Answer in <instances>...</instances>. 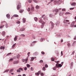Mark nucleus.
Wrapping results in <instances>:
<instances>
[{"label":"nucleus","instance_id":"nucleus-1","mask_svg":"<svg viewBox=\"0 0 76 76\" xmlns=\"http://www.w3.org/2000/svg\"><path fill=\"white\" fill-rule=\"evenodd\" d=\"M44 18V19H45V18H45V14H44L43 15L42 17H41V18H40V19L39 20V23H43V22H44V21H42V20H41V19H42V18Z\"/></svg>","mask_w":76,"mask_h":76},{"label":"nucleus","instance_id":"nucleus-2","mask_svg":"<svg viewBox=\"0 0 76 76\" xmlns=\"http://www.w3.org/2000/svg\"><path fill=\"white\" fill-rule=\"evenodd\" d=\"M18 5L17 6V10L20 9V7H21V4L20 2L18 3Z\"/></svg>","mask_w":76,"mask_h":76},{"label":"nucleus","instance_id":"nucleus-3","mask_svg":"<svg viewBox=\"0 0 76 76\" xmlns=\"http://www.w3.org/2000/svg\"><path fill=\"white\" fill-rule=\"evenodd\" d=\"M62 67V65H61V64H56V67L59 68L60 67Z\"/></svg>","mask_w":76,"mask_h":76},{"label":"nucleus","instance_id":"nucleus-4","mask_svg":"<svg viewBox=\"0 0 76 76\" xmlns=\"http://www.w3.org/2000/svg\"><path fill=\"white\" fill-rule=\"evenodd\" d=\"M28 57H27L26 59H23V62H25V63H26L28 62Z\"/></svg>","mask_w":76,"mask_h":76},{"label":"nucleus","instance_id":"nucleus-5","mask_svg":"<svg viewBox=\"0 0 76 76\" xmlns=\"http://www.w3.org/2000/svg\"><path fill=\"white\" fill-rule=\"evenodd\" d=\"M45 24V22H43L41 26V28L42 29L43 28H44V25Z\"/></svg>","mask_w":76,"mask_h":76},{"label":"nucleus","instance_id":"nucleus-6","mask_svg":"<svg viewBox=\"0 0 76 76\" xmlns=\"http://www.w3.org/2000/svg\"><path fill=\"white\" fill-rule=\"evenodd\" d=\"M41 73V71H39L37 73H36L35 75H40Z\"/></svg>","mask_w":76,"mask_h":76},{"label":"nucleus","instance_id":"nucleus-7","mask_svg":"<svg viewBox=\"0 0 76 76\" xmlns=\"http://www.w3.org/2000/svg\"><path fill=\"white\" fill-rule=\"evenodd\" d=\"M19 63V61H15L13 62V64H18Z\"/></svg>","mask_w":76,"mask_h":76},{"label":"nucleus","instance_id":"nucleus-8","mask_svg":"<svg viewBox=\"0 0 76 76\" xmlns=\"http://www.w3.org/2000/svg\"><path fill=\"white\" fill-rule=\"evenodd\" d=\"M56 12V13H57V12H58V9L54 10H53V12Z\"/></svg>","mask_w":76,"mask_h":76},{"label":"nucleus","instance_id":"nucleus-9","mask_svg":"<svg viewBox=\"0 0 76 76\" xmlns=\"http://www.w3.org/2000/svg\"><path fill=\"white\" fill-rule=\"evenodd\" d=\"M18 36H15V38H14V41H16L17 40V39H18Z\"/></svg>","mask_w":76,"mask_h":76},{"label":"nucleus","instance_id":"nucleus-10","mask_svg":"<svg viewBox=\"0 0 76 76\" xmlns=\"http://www.w3.org/2000/svg\"><path fill=\"white\" fill-rule=\"evenodd\" d=\"M25 28H22L20 29V31H25Z\"/></svg>","mask_w":76,"mask_h":76},{"label":"nucleus","instance_id":"nucleus-11","mask_svg":"<svg viewBox=\"0 0 76 76\" xmlns=\"http://www.w3.org/2000/svg\"><path fill=\"white\" fill-rule=\"evenodd\" d=\"M24 11V10H20L19 11V12L20 13H22Z\"/></svg>","mask_w":76,"mask_h":76},{"label":"nucleus","instance_id":"nucleus-12","mask_svg":"<svg viewBox=\"0 0 76 76\" xmlns=\"http://www.w3.org/2000/svg\"><path fill=\"white\" fill-rule=\"evenodd\" d=\"M6 16L7 18H8V19H10V15H9V14H7Z\"/></svg>","mask_w":76,"mask_h":76},{"label":"nucleus","instance_id":"nucleus-13","mask_svg":"<svg viewBox=\"0 0 76 76\" xmlns=\"http://www.w3.org/2000/svg\"><path fill=\"white\" fill-rule=\"evenodd\" d=\"M0 50H2V49H3V50H4V49H5V48L3 46H1L0 47Z\"/></svg>","mask_w":76,"mask_h":76},{"label":"nucleus","instance_id":"nucleus-14","mask_svg":"<svg viewBox=\"0 0 76 76\" xmlns=\"http://www.w3.org/2000/svg\"><path fill=\"white\" fill-rule=\"evenodd\" d=\"M74 25H75V24H73V23H72L71 24V25H70V27H73V26H75Z\"/></svg>","mask_w":76,"mask_h":76},{"label":"nucleus","instance_id":"nucleus-15","mask_svg":"<svg viewBox=\"0 0 76 76\" xmlns=\"http://www.w3.org/2000/svg\"><path fill=\"white\" fill-rule=\"evenodd\" d=\"M23 23H25V22H26V19L25 18H23Z\"/></svg>","mask_w":76,"mask_h":76},{"label":"nucleus","instance_id":"nucleus-16","mask_svg":"<svg viewBox=\"0 0 76 76\" xmlns=\"http://www.w3.org/2000/svg\"><path fill=\"white\" fill-rule=\"evenodd\" d=\"M63 14H64V13L63 12H60L59 13V15L60 16H61V15H63Z\"/></svg>","mask_w":76,"mask_h":76},{"label":"nucleus","instance_id":"nucleus-17","mask_svg":"<svg viewBox=\"0 0 76 76\" xmlns=\"http://www.w3.org/2000/svg\"><path fill=\"white\" fill-rule=\"evenodd\" d=\"M34 20L36 22H37V21H38V18H37V17H35L34 18Z\"/></svg>","mask_w":76,"mask_h":76},{"label":"nucleus","instance_id":"nucleus-18","mask_svg":"<svg viewBox=\"0 0 76 76\" xmlns=\"http://www.w3.org/2000/svg\"><path fill=\"white\" fill-rule=\"evenodd\" d=\"M5 34H6V32H5V31H3L2 33V35H3V36H4V35H5Z\"/></svg>","mask_w":76,"mask_h":76},{"label":"nucleus","instance_id":"nucleus-19","mask_svg":"<svg viewBox=\"0 0 76 76\" xmlns=\"http://www.w3.org/2000/svg\"><path fill=\"white\" fill-rule=\"evenodd\" d=\"M20 56L19 55V54L17 55L16 56V57H17V58H18V59H19V58Z\"/></svg>","mask_w":76,"mask_h":76},{"label":"nucleus","instance_id":"nucleus-20","mask_svg":"<svg viewBox=\"0 0 76 76\" xmlns=\"http://www.w3.org/2000/svg\"><path fill=\"white\" fill-rule=\"evenodd\" d=\"M13 71V69H11L10 70L9 73H11V72H12Z\"/></svg>","mask_w":76,"mask_h":76},{"label":"nucleus","instance_id":"nucleus-21","mask_svg":"<svg viewBox=\"0 0 76 76\" xmlns=\"http://www.w3.org/2000/svg\"><path fill=\"white\" fill-rule=\"evenodd\" d=\"M13 17H15V18H16V17H18L19 16L17 15H14L13 16Z\"/></svg>","mask_w":76,"mask_h":76},{"label":"nucleus","instance_id":"nucleus-22","mask_svg":"<svg viewBox=\"0 0 76 76\" xmlns=\"http://www.w3.org/2000/svg\"><path fill=\"white\" fill-rule=\"evenodd\" d=\"M71 5L72 6H75V5H76V3H73L71 4Z\"/></svg>","mask_w":76,"mask_h":76},{"label":"nucleus","instance_id":"nucleus-23","mask_svg":"<svg viewBox=\"0 0 76 76\" xmlns=\"http://www.w3.org/2000/svg\"><path fill=\"white\" fill-rule=\"evenodd\" d=\"M36 9H39V7L38 5H37L36 7Z\"/></svg>","mask_w":76,"mask_h":76},{"label":"nucleus","instance_id":"nucleus-24","mask_svg":"<svg viewBox=\"0 0 76 76\" xmlns=\"http://www.w3.org/2000/svg\"><path fill=\"white\" fill-rule=\"evenodd\" d=\"M8 71H9V69H6L4 72V73H6V72H8Z\"/></svg>","mask_w":76,"mask_h":76},{"label":"nucleus","instance_id":"nucleus-25","mask_svg":"<svg viewBox=\"0 0 76 76\" xmlns=\"http://www.w3.org/2000/svg\"><path fill=\"white\" fill-rule=\"evenodd\" d=\"M75 44H76V41H74L72 43L73 45H74Z\"/></svg>","mask_w":76,"mask_h":76},{"label":"nucleus","instance_id":"nucleus-26","mask_svg":"<svg viewBox=\"0 0 76 76\" xmlns=\"http://www.w3.org/2000/svg\"><path fill=\"white\" fill-rule=\"evenodd\" d=\"M20 37H25V35L24 34H21L20 35Z\"/></svg>","mask_w":76,"mask_h":76},{"label":"nucleus","instance_id":"nucleus-27","mask_svg":"<svg viewBox=\"0 0 76 76\" xmlns=\"http://www.w3.org/2000/svg\"><path fill=\"white\" fill-rule=\"evenodd\" d=\"M15 45H16V43L14 44L12 46V48H13L15 47Z\"/></svg>","mask_w":76,"mask_h":76},{"label":"nucleus","instance_id":"nucleus-28","mask_svg":"<svg viewBox=\"0 0 76 76\" xmlns=\"http://www.w3.org/2000/svg\"><path fill=\"white\" fill-rule=\"evenodd\" d=\"M44 38H41L40 39V41H41V42H42V41H44Z\"/></svg>","mask_w":76,"mask_h":76},{"label":"nucleus","instance_id":"nucleus-29","mask_svg":"<svg viewBox=\"0 0 76 76\" xmlns=\"http://www.w3.org/2000/svg\"><path fill=\"white\" fill-rule=\"evenodd\" d=\"M34 60V58L32 57L31 58V61H33Z\"/></svg>","mask_w":76,"mask_h":76},{"label":"nucleus","instance_id":"nucleus-30","mask_svg":"<svg viewBox=\"0 0 76 76\" xmlns=\"http://www.w3.org/2000/svg\"><path fill=\"white\" fill-rule=\"evenodd\" d=\"M31 71H33L34 70V69L33 67H31Z\"/></svg>","mask_w":76,"mask_h":76},{"label":"nucleus","instance_id":"nucleus-31","mask_svg":"<svg viewBox=\"0 0 76 76\" xmlns=\"http://www.w3.org/2000/svg\"><path fill=\"white\" fill-rule=\"evenodd\" d=\"M51 60L53 61H54V60H54V59L53 58H51Z\"/></svg>","mask_w":76,"mask_h":76},{"label":"nucleus","instance_id":"nucleus-32","mask_svg":"<svg viewBox=\"0 0 76 76\" xmlns=\"http://www.w3.org/2000/svg\"><path fill=\"white\" fill-rule=\"evenodd\" d=\"M32 37L33 39H35V36L34 35H32Z\"/></svg>","mask_w":76,"mask_h":76},{"label":"nucleus","instance_id":"nucleus-33","mask_svg":"<svg viewBox=\"0 0 76 76\" xmlns=\"http://www.w3.org/2000/svg\"><path fill=\"white\" fill-rule=\"evenodd\" d=\"M66 11V9H65V8H63L62 10V12H64V11Z\"/></svg>","mask_w":76,"mask_h":76},{"label":"nucleus","instance_id":"nucleus-34","mask_svg":"<svg viewBox=\"0 0 76 76\" xmlns=\"http://www.w3.org/2000/svg\"><path fill=\"white\" fill-rule=\"evenodd\" d=\"M70 14L69 12H66L65 13V15H69Z\"/></svg>","mask_w":76,"mask_h":76},{"label":"nucleus","instance_id":"nucleus-35","mask_svg":"<svg viewBox=\"0 0 76 76\" xmlns=\"http://www.w3.org/2000/svg\"><path fill=\"white\" fill-rule=\"evenodd\" d=\"M31 10V9H30V8L29 7L27 9V11L28 12H29Z\"/></svg>","mask_w":76,"mask_h":76},{"label":"nucleus","instance_id":"nucleus-36","mask_svg":"<svg viewBox=\"0 0 76 76\" xmlns=\"http://www.w3.org/2000/svg\"><path fill=\"white\" fill-rule=\"evenodd\" d=\"M17 71L18 72L20 73V70L19 69L17 70Z\"/></svg>","mask_w":76,"mask_h":76},{"label":"nucleus","instance_id":"nucleus-37","mask_svg":"<svg viewBox=\"0 0 76 76\" xmlns=\"http://www.w3.org/2000/svg\"><path fill=\"white\" fill-rule=\"evenodd\" d=\"M19 70H21V71H23V69L22 68H19Z\"/></svg>","mask_w":76,"mask_h":76},{"label":"nucleus","instance_id":"nucleus-38","mask_svg":"<svg viewBox=\"0 0 76 76\" xmlns=\"http://www.w3.org/2000/svg\"><path fill=\"white\" fill-rule=\"evenodd\" d=\"M4 26V25H3L2 26H0V28L1 29L2 28H3Z\"/></svg>","mask_w":76,"mask_h":76},{"label":"nucleus","instance_id":"nucleus-39","mask_svg":"<svg viewBox=\"0 0 76 76\" xmlns=\"http://www.w3.org/2000/svg\"><path fill=\"white\" fill-rule=\"evenodd\" d=\"M53 28H54V24H52L51 27V29H53Z\"/></svg>","mask_w":76,"mask_h":76},{"label":"nucleus","instance_id":"nucleus-40","mask_svg":"<svg viewBox=\"0 0 76 76\" xmlns=\"http://www.w3.org/2000/svg\"><path fill=\"white\" fill-rule=\"evenodd\" d=\"M32 0H28V2L29 3H31V2H32Z\"/></svg>","mask_w":76,"mask_h":76},{"label":"nucleus","instance_id":"nucleus-41","mask_svg":"<svg viewBox=\"0 0 76 76\" xmlns=\"http://www.w3.org/2000/svg\"><path fill=\"white\" fill-rule=\"evenodd\" d=\"M27 67H30V66H31L30 65L28 64L27 65Z\"/></svg>","mask_w":76,"mask_h":76},{"label":"nucleus","instance_id":"nucleus-42","mask_svg":"<svg viewBox=\"0 0 76 76\" xmlns=\"http://www.w3.org/2000/svg\"><path fill=\"white\" fill-rule=\"evenodd\" d=\"M42 70H44V71H45V67H43L42 68Z\"/></svg>","mask_w":76,"mask_h":76},{"label":"nucleus","instance_id":"nucleus-43","mask_svg":"<svg viewBox=\"0 0 76 76\" xmlns=\"http://www.w3.org/2000/svg\"><path fill=\"white\" fill-rule=\"evenodd\" d=\"M33 1L35 2V3H38V1L36 0H33Z\"/></svg>","mask_w":76,"mask_h":76},{"label":"nucleus","instance_id":"nucleus-44","mask_svg":"<svg viewBox=\"0 0 76 76\" xmlns=\"http://www.w3.org/2000/svg\"><path fill=\"white\" fill-rule=\"evenodd\" d=\"M53 70H56V67H54L53 68Z\"/></svg>","mask_w":76,"mask_h":76},{"label":"nucleus","instance_id":"nucleus-45","mask_svg":"<svg viewBox=\"0 0 76 76\" xmlns=\"http://www.w3.org/2000/svg\"><path fill=\"white\" fill-rule=\"evenodd\" d=\"M54 0H51L50 1V2L49 3V4H50L51 3V2H53V1Z\"/></svg>","mask_w":76,"mask_h":76},{"label":"nucleus","instance_id":"nucleus-46","mask_svg":"<svg viewBox=\"0 0 76 76\" xmlns=\"http://www.w3.org/2000/svg\"><path fill=\"white\" fill-rule=\"evenodd\" d=\"M75 51H73V52H72V53L71 54V55H73V54H74L75 53Z\"/></svg>","mask_w":76,"mask_h":76},{"label":"nucleus","instance_id":"nucleus-47","mask_svg":"<svg viewBox=\"0 0 76 76\" xmlns=\"http://www.w3.org/2000/svg\"><path fill=\"white\" fill-rule=\"evenodd\" d=\"M34 7H31V10H34Z\"/></svg>","mask_w":76,"mask_h":76},{"label":"nucleus","instance_id":"nucleus-48","mask_svg":"<svg viewBox=\"0 0 76 76\" xmlns=\"http://www.w3.org/2000/svg\"><path fill=\"white\" fill-rule=\"evenodd\" d=\"M41 53L42 54H45V53H44V52H43V51H42L41 52Z\"/></svg>","mask_w":76,"mask_h":76},{"label":"nucleus","instance_id":"nucleus-49","mask_svg":"<svg viewBox=\"0 0 76 76\" xmlns=\"http://www.w3.org/2000/svg\"><path fill=\"white\" fill-rule=\"evenodd\" d=\"M30 52H28L27 54V55H28V57H29V54H30Z\"/></svg>","mask_w":76,"mask_h":76},{"label":"nucleus","instance_id":"nucleus-50","mask_svg":"<svg viewBox=\"0 0 76 76\" xmlns=\"http://www.w3.org/2000/svg\"><path fill=\"white\" fill-rule=\"evenodd\" d=\"M4 23H6V21H2L1 22V23L2 24L3 23H4Z\"/></svg>","mask_w":76,"mask_h":76},{"label":"nucleus","instance_id":"nucleus-51","mask_svg":"<svg viewBox=\"0 0 76 76\" xmlns=\"http://www.w3.org/2000/svg\"><path fill=\"white\" fill-rule=\"evenodd\" d=\"M12 54L11 53H8L7 54V56H9V55H10V54Z\"/></svg>","mask_w":76,"mask_h":76},{"label":"nucleus","instance_id":"nucleus-52","mask_svg":"<svg viewBox=\"0 0 76 76\" xmlns=\"http://www.w3.org/2000/svg\"><path fill=\"white\" fill-rule=\"evenodd\" d=\"M50 23H51V24L52 25H54V23H53V22H52V21H50Z\"/></svg>","mask_w":76,"mask_h":76},{"label":"nucleus","instance_id":"nucleus-53","mask_svg":"<svg viewBox=\"0 0 76 76\" xmlns=\"http://www.w3.org/2000/svg\"><path fill=\"white\" fill-rule=\"evenodd\" d=\"M41 76H44V73H41Z\"/></svg>","mask_w":76,"mask_h":76},{"label":"nucleus","instance_id":"nucleus-54","mask_svg":"<svg viewBox=\"0 0 76 76\" xmlns=\"http://www.w3.org/2000/svg\"><path fill=\"white\" fill-rule=\"evenodd\" d=\"M74 7L73 8H70V10H73V9H74Z\"/></svg>","mask_w":76,"mask_h":76},{"label":"nucleus","instance_id":"nucleus-55","mask_svg":"<svg viewBox=\"0 0 76 76\" xmlns=\"http://www.w3.org/2000/svg\"><path fill=\"white\" fill-rule=\"evenodd\" d=\"M17 23H18V24H19V23H20V21H17Z\"/></svg>","mask_w":76,"mask_h":76},{"label":"nucleus","instance_id":"nucleus-56","mask_svg":"<svg viewBox=\"0 0 76 76\" xmlns=\"http://www.w3.org/2000/svg\"><path fill=\"white\" fill-rule=\"evenodd\" d=\"M48 65H47V64H46L45 65V67H48Z\"/></svg>","mask_w":76,"mask_h":76},{"label":"nucleus","instance_id":"nucleus-57","mask_svg":"<svg viewBox=\"0 0 76 76\" xmlns=\"http://www.w3.org/2000/svg\"><path fill=\"white\" fill-rule=\"evenodd\" d=\"M42 62H43L42 60H41L39 61V63H42Z\"/></svg>","mask_w":76,"mask_h":76},{"label":"nucleus","instance_id":"nucleus-58","mask_svg":"<svg viewBox=\"0 0 76 76\" xmlns=\"http://www.w3.org/2000/svg\"><path fill=\"white\" fill-rule=\"evenodd\" d=\"M37 42V41H34L32 42V44L33 43H36Z\"/></svg>","mask_w":76,"mask_h":76},{"label":"nucleus","instance_id":"nucleus-59","mask_svg":"<svg viewBox=\"0 0 76 76\" xmlns=\"http://www.w3.org/2000/svg\"><path fill=\"white\" fill-rule=\"evenodd\" d=\"M75 23V21H72V23H73V24H74Z\"/></svg>","mask_w":76,"mask_h":76},{"label":"nucleus","instance_id":"nucleus-60","mask_svg":"<svg viewBox=\"0 0 76 76\" xmlns=\"http://www.w3.org/2000/svg\"><path fill=\"white\" fill-rule=\"evenodd\" d=\"M66 22H69V20H66Z\"/></svg>","mask_w":76,"mask_h":76},{"label":"nucleus","instance_id":"nucleus-61","mask_svg":"<svg viewBox=\"0 0 76 76\" xmlns=\"http://www.w3.org/2000/svg\"><path fill=\"white\" fill-rule=\"evenodd\" d=\"M24 70H27V68L26 67L24 68Z\"/></svg>","mask_w":76,"mask_h":76},{"label":"nucleus","instance_id":"nucleus-62","mask_svg":"<svg viewBox=\"0 0 76 76\" xmlns=\"http://www.w3.org/2000/svg\"><path fill=\"white\" fill-rule=\"evenodd\" d=\"M5 26L6 27H7V23H6V24H5Z\"/></svg>","mask_w":76,"mask_h":76},{"label":"nucleus","instance_id":"nucleus-63","mask_svg":"<svg viewBox=\"0 0 76 76\" xmlns=\"http://www.w3.org/2000/svg\"><path fill=\"white\" fill-rule=\"evenodd\" d=\"M13 60V58H11L10 59V61H12Z\"/></svg>","mask_w":76,"mask_h":76},{"label":"nucleus","instance_id":"nucleus-64","mask_svg":"<svg viewBox=\"0 0 76 76\" xmlns=\"http://www.w3.org/2000/svg\"><path fill=\"white\" fill-rule=\"evenodd\" d=\"M70 44L69 43H68V44H67L68 46H70Z\"/></svg>","mask_w":76,"mask_h":76}]
</instances>
